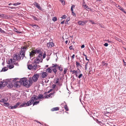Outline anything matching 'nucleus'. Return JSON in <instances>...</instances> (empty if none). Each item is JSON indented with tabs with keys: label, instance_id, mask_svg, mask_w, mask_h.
<instances>
[{
	"label": "nucleus",
	"instance_id": "29",
	"mask_svg": "<svg viewBox=\"0 0 126 126\" xmlns=\"http://www.w3.org/2000/svg\"><path fill=\"white\" fill-rule=\"evenodd\" d=\"M55 93V92H54L53 93H50L48 95V96H46V98H48V97H50L53 94H54Z\"/></svg>",
	"mask_w": 126,
	"mask_h": 126
},
{
	"label": "nucleus",
	"instance_id": "49",
	"mask_svg": "<svg viewBox=\"0 0 126 126\" xmlns=\"http://www.w3.org/2000/svg\"><path fill=\"white\" fill-rule=\"evenodd\" d=\"M56 85L55 84H53L52 86V88H53V89H54L55 87L56 86Z\"/></svg>",
	"mask_w": 126,
	"mask_h": 126
},
{
	"label": "nucleus",
	"instance_id": "5",
	"mask_svg": "<svg viewBox=\"0 0 126 126\" xmlns=\"http://www.w3.org/2000/svg\"><path fill=\"white\" fill-rule=\"evenodd\" d=\"M39 78V74H34L33 76H32V80L33 81L35 82L36 81L38 78Z\"/></svg>",
	"mask_w": 126,
	"mask_h": 126
},
{
	"label": "nucleus",
	"instance_id": "11",
	"mask_svg": "<svg viewBox=\"0 0 126 126\" xmlns=\"http://www.w3.org/2000/svg\"><path fill=\"white\" fill-rule=\"evenodd\" d=\"M37 63H33L32 65V70H36L39 67V65L36 64Z\"/></svg>",
	"mask_w": 126,
	"mask_h": 126
},
{
	"label": "nucleus",
	"instance_id": "58",
	"mask_svg": "<svg viewBox=\"0 0 126 126\" xmlns=\"http://www.w3.org/2000/svg\"><path fill=\"white\" fill-rule=\"evenodd\" d=\"M123 63H124V65H126V62H125V61L124 59H123Z\"/></svg>",
	"mask_w": 126,
	"mask_h": 126
},
{
	"label": "nucleus",
	"instance_id": "59",
	"mask_svg": "<svg viewBox=\"0 0 126 126\" xmlns=\"http://www.w3.org/2000/svg\"><path fill=\"white\" fill-rule=\"evenodd\" d=\"M53 89H50V90H49L47 92V93H49L50 92H51V91H52V90Z\"/></svg>",
	"mask_w": 126,
	"mask_h": 126
},
{
	"label": "nucleus",
	"instance_id": "15",
	"mask_svg": "<svg viewBox=\"0 0 126 126\" xmlns=\"http://www.w3.org/2000/svg\"><path fill=\"white\" fill-rule=\"evenodd\" d=\"M35 54L34 50H32L30 52V55L31 57H32Z\"/></svg>",
	"mask_w": 126,
	"mask_h": 126
},
{
	"label": "nucleus",
	"instance_id": "10",
	"mask_svg": "<svg viewBox=\"0 0 126 126\" xmlns=\"http://www.w3.org/2000/svg\"><path fill=\"white\" fill-rule=\"evenodd\" d=\"M21 82H20V80L19 81H16L14 83V86L16 87H18V86H20V85L21 84Z\"/></svg>",
	"mask_w": 126,
	"mask_h": 126
},
{
	"label": "nucleus",
	"instance_id": "23",
	"mask_svg": "<svg viewBox=\"0 0 126 126\" xmlns=\"http://www.w3.org/2000/svg\"><path fill=\"white\" fill-rule=\"evenodd\" d=\"M4 83H5V84H6V82H1L0 83V88H1L2 87H4Z\"/></svg>",
	"mask_w": 126,
	"mask_h": 126
},
{
	"label": "nucleus",
	"instance_id": "4",
	"mask_svg": "<svg viewBox=\"0 0 126 126\" xmlns=\"http://www.w3.org/2000/svg\"><path fill=\"white\" fill-rule=\"evenodd\" d=\"M46 56V53H44L43 55L42 58V56L41 55H38V56L37 57L36 59H35L33 62L34 63L38 64L40 62H42L43 61V59Z\"/></svg>",
	"mask_w": 126,
	"mask_h": 126
},
{
	"label": "nucleus",
	"instance_id": "43",
	"mask_svg": "<svg viewBox=\"0 0 126 126\" xmlns=\"http://www.w3.org/2000/svg\"><path fill=\"white\" fill-rule=\"evenodd\" d=\"M20 102H18L15 105L16 108H17L18 106L19 105H20Z\"/></svg>",
	"mask_w": 126,
	"mask_h": 126
},
{
	"label": "nucleus",
	"instance_id": "24",
	"mask_svg": "<svg viewBox=\"0 0 126 126\" xmlns=\"http://www.w3.org/2000/svg\"><path fill=\"white\" fill-rule=\"evenodd\" d=\"M26 106H26V103L23 102L22 103V104L20 105L19 107L20 108H21L22 107Z\"/></svg>",
	"mask_w": 126,
	"mask_h": 126
},
{
	"label": "nucleus",
	"instance_id": "39",
	"mask_svg": "<svg viewBox=\"0 0 126 126\" xmlns=\"http://www.w3.org/2000/svg\"><path fill=\"white\" fill-rule=\"evenodd\" d=\"M67 69L66 68H65L63 71V73L64 74H65L66 73Z\"/></svg>",
	"mask_w": 126,
	"mask_h": 126
},
{
	"label": "nucleus",
	"instance_id": "16",
	"mask_svg": "<svg viewBox=\"0 0 126 126\" xmlns=\"http://www.w3.org/2000/svg\"><path fill=\"white\" fill-rule=\"evenodd\" d=\"M46 71L47 73H50L52 72V70L50 67H48L46 70Z\"/></svg>",
	"mask_w": 126,
	"mask_h": 126
},
{
	"label": "nucleus",
	"instance_id": "54",
	"mask_svg": "<svg viewBox=\"0 0 126 126\" xmlns=\"http://www.w3.org/2000/svg\"><path fill=\"white\" fill-rule=\"evenodd\" d=\"M27 43V44H28V45H30V44H31V42H30L29 41H28V42H27V43Z\"/></svg>",
	"mask_w": 126,
	"mask_h": 126
},
{
	"label": "nucleus",
	"instance_id": "27",
	"mask_svg": "<svg viewBox=\"0 0 126 126\" xmlns=\"http://www.w3.org/2000/svg\"><path fill=\"white\" fill-rule=\"evenodd\" d=\"M58 68H59V70L61 71H62L63 70V67H62L61 65H60L59 66H58Z\"/></svg>",
	"mask_w": 126,
	"mask_h": 126
},
{
	"label": "nucleus",
	"instance_id": "61",
	"mask_svg": "<svg viewBox=\"0 0 126 126\" xmlns=\"http://www.w3.org/2000/svg\"><path fill=\"white\" fill-rule=\"evenodd\" d=\"M69 20H67V19L66 20V21L65 22V24H68V21Z\"/></svg>",
	"mask_w": 126,
	"mask_h": 126
},
{
	"label": "nucleus",
	"instance_id": "33",
	"mask_svg": "<svg viewBox=\"0 0 126 126\" xmlns=\"http://www.w3.org/2000/svg\"><path fill=\"white\" fill-rule=\"evenodd\" d=\"M85 24V23L81 21H79V25H83Z\"/></svg>",
	"mask_w": 126,
	"mask_h": 126
},
{
	"label": "nucleus",
	"instance_id": "8",
	"mask_svg": "<svg viewBox=\"0 0 126 126\" xmlns=\"http://www.w3.org/2000/svg\"><path fill=\"white\" fill-rule=\"evenodd\" d=\"M30 26L33 27L35 30H38L39 29V27L37 25L35 24H31Z\"/></svg>",
	"mask_w": 126,
	"mask_h": 126
},
{
	"label": "nucleus",
	"instance_id": "57",
	"mask_svg": "<svg viewBox=\"0 0 126 126\" xmlns=\"http://www.w3.org/2000/svg\"><path fill=\"white\" fill-rule=\"evenodd\" d=\"M98 25L101 27L102 28H104V26H102L100 24H99Z\"/></svg>",
	"mask_w": 126,
	"mask_h": 126
},
{
	"label": "nucleus",
	"instance_id": "3",
	"mask_svg": "<svg viewBox=\"0 0 126 126\" xmlns=\"http://www.w3.org/2000/svg\"><path fill=\"white\" fill-rule=\"evenodd\" d=\"M20 60H16L14 61V57H13V61L12 59H10L8 61H7V63L9 64V65H8L7 66L9 67V69H11L14 67V65H13L11 64L12 63H13L16 66H18L19 64L17 62H16V61H19Z\"/></svg>",
	"mask_w": 126,
	"mask_h": 126
},
{
	"label": "nucleus",
	"instance_id": "13",
	"mask_svg": "<svg viewBox=\"0 0 126 126\" xmlns=\"http://www.w3.org/2000/svg\"><path fill=\"white\" fill-rule=\"evenodd\" d=\"M54 46V43L53 42L48 43L47 44V46L48 48H51L53 46Z\"/></svg>",
	"mask_w": 126,
	"mask_h": 126
},
{
	"label": "nucleus",
	"instance_id": "62",
	"mask_svg": "<svg viewBox=\"0 0 126 126\" xmlns=\"http://www.w3.org/2000/svg\"><path fill=\"white\" fill-rule=\"evenodd\" d=\"M72 12V14L73 16H74L75 15V13H74L73 11H71Z\"/></svg>",
	"mask_w": 126,
	"mask_h": 126
},
{
	"label": "nucleus",
	"instance_id": "25",
	"mask_svg": "<svg viewBox=\"0 0 126 126\" xmlns=\"http://www.w3.org/2000/svg\"><path fill=\"white\" fill-rule=\"evenodd\" d=\"M32 104V103H31L30 100L29 101H28L27 103H26V106H29L31 105Z\"/></svg>",
	"mask_w": 126,
	"mask_h": 126
},
{
	"label": "nucleus",
	"instance_id": "6",
	"mask_svg": "<svg viewBox=\"0 0 126 126\" xmlns=\"http://www.w3.org/2000/svg\"><path fill=\"white\" fill-rule=\"evenodd\" d=\"M40 75L41 79L46 78L48 74L46 72H42L40 73Z\"/></svg>",
	"mask_w": 126,
	"mask_h": 126
},
{
	"label": "nucleus",
	"instance_id": "1",
	"mask_svg": "<svg viewBox=\"0 0 126 126\" xmlns=\"http://www.w3.org/2000/svg\"><path fill=\"white\" fill-rule=\"evenodd\" d=\"M24 46L21 47V50L20 52V54H15L14 56V60H22L23 58L25 56V52L28 49V47H29V45L27 44L26 43H24L23 44Z\"/></svg>",
	"mask_w": 126,
	"mask_h": 126
},
{
	"label": "nucleus",
	"instance_id": "31",
	"mask_svg": "<svg viewBox=\"0 0 126 126\" xmlns=\"http://www.w3.org/2000/svg\"><path fill=\"white\" fill-rule=\"evenodd\" d=\"M6 102V101L4 99H0V102H3L4 103L5 102Z\"/></svg>",
	"mask_w": 126,
	"mask_h": 126
},
{
	"label": "nucleus",
	"instance_id": "9",
	"mask_svg": "<svg viewBox=\"0 0 126 126\" xmlns=\"http://www.w3.org/2000/svg\"><path fill=\"white\" fill-rule=\"evenodd\" d=\"M34 5L38 9L40 10H42V8L40 6L39 4L36 2H35L34 3Z\"/></svg>",
	"mask_w": 126,
	"mask_h": 126
},
{
	"label": "nucleus",
	"instance_id": "47",
	"mask_svg": "<svg viewBox=\"0 0 126 126\" xmlns=\"http://www.w3.org/2000/svg\"><path fill=\"white\" fill-rule=\"evenodd\" d=\"M124 13H125L126 14V12L125 11L124 9L123 8H122L121 10Z\"/></svg>",
	"mask_w": 126,
	"mask_h": 126
},
{
	"label": "nucleus",
	"instance_id": "36",
	"mask_svg": "<svg viewBox=\"0 0 126 126\" xmlns=\"http://www.w3.org/2000/svg\"><path fill=\"white\" fill-rule=\"evenodd\" d=\"M39 103V101H35L33 103V105L34 106L35 105H36L37 104H38Z\"/></svg>",
	"mask_w": 126,
	"mask_h": 126
},
{
	"label": "nucleus",
	"instance_id": "38",
	"mask_svg": "<svg viewBox=\"0 0 126 126\" xmlns=\"http://www.w3.org/2000/svg\"><path fill=\"white\" fill-rule=\"evenodd\" d=\"M52 20L54 21H55L57 20V19L56 17H54L53 18Z\"/></svg>",
	"mask_w": 126,
	"mask_h": 126
},
{
	"label": "nucleus",
	"instance_id": "48",
	"mask_svg": "<svg viewBox=\"0 0 126 126\" xmlns=\"http://www.w3.org/2000/svg\"><path fill=\"white\" fill-rule=\"evenodd\" d=\"M115 39L116 40H117L118 41H119V42H120L121 41V39H119V38H117V37H116L115 38Z\"/></svg>",
	"mask_w": 126,
	"mask_h": 126
},
{
	"label": "nucleus",
	"instance_id": "22",
	"mask_svg": "<svg viewBox=\"0 0 126 126\" xmlns=\"http://www.w3.org/2000/svg\"><path fill=\"white\" fill-rule=\"evenodd\" d=\"M28 67L29 70L32 69V65L31 64L28 65Z\"/></svg>",
	"mask_w": 126,
	"mask_h": 126
},
{
	"label": "nucleus",
	"instance_id": "19",
	"mask_svg": "<svg viewBox=\"0 0 126 126\" xmlns=\"http://www.w3.org/2000/svg\"><path fill=\"white\" fill-rule=\"evenodd\" d=\"M59 79L57 78H55L54 80V82L55 84H57L59 83Z\"/></svg>",
	"mask_w": 126,
	"mask_h": 126
},
{
	"label": "nucleus",
	"instance_id": "12",
	"mask_svg": "<svg viewBox=\"0 0 126 126\" xmlns=\"http://www.w3.org/2000/svg\"><path fill=\"white\" fill-rule=\"evenodd\" d=\"M35 50V54L37 53L39 54L38 55H41L42 56L43 55H42L43 52L41 51L39 49H36Z\"/></svg>",
	"mask_w": 126,
	"mask_h": 126
},
{
	"label": "nucleus",
	"instance_id": "60",
	"mask_svg": "<svg viewBox=\"0 0 126 126\" xmlns=\"http://www.w3.org/2000/svg\"><path fill=\"white\" fill-rule=\"evenodd\" d=\"M85 47V46L84 45H82V46L81 47V48H84Z\"/></svg>",
	"mask_w": 126,
	"mask_h": 126
},
{
	"label": "nucleus",
	"instance_id": "34",
	"mask_svg": "<svg viewBox=\"0 0 126 126\" xmlns=\"http://www.w3.org/2000/svg\"><path fill=\"white\" fill-rule=\"evenodd\" d=\"M9 108L11 109H16L17 108L16 106L15 105H14L13 106H10L9 107Z\"/></svg>",
	"mask_w": 126,
	"mask_h": 126
},
{
	"label": "nucleus",
	"instance_id": "63",
	"mask_svg": "<svg viewBox=\"0 0 126 126\" xmlns=\"http://www.w3.org/2000/svg\"><path fill=\"white\" fill-rule=\"evenodd\" d=\"M82 76V75L81 74H80V75H79V79Z\"/></svg>",
	"mask_w": 126,
	"mask_h": 126
},
{
	"label": "nucleus",
	"instance_id": "20",
	"mask_svg": "<svg viewBox=\"0 0 126 126\" xmlns=\"http://www.w3.org/2000/svg\"><path fill=\"white\" fill-rule=\"evenodd\" d=\"M0 16L2 18H8V15L4 14H1L0 15Z\"/></svg>",
	"mask_w": 126,
	"mask_h": 126
},
{
	"label": "nucleus",
	"instance_id": "45",
	"mask_svg": "<svg viewBox=\"0 0 126 126\" xmlns=\"http://www.w3.org/2000/svg\"><path fill=\"white\" fill-rule=\"evenodd\" d=\"M66 17V16L65 15H64L62 16V17L61 18L62 19H65Z\"/></svg>",
	"mask_w": 126,
	"mask_h": 126
},
{
	"label": "nucleus",
	"instance_id": "44",
	"mask_svg": "<svg viewBox=\"0 0 126 126\" xmlns=\"http://www.w3.org/2000/svg\"><path fill=\"white\" fill-rule=\"evenodd\" d=\"M14 31L16 32H18L19 33H21V32H20L19 31H17V29L16 28H14Z\"/></svg>",
	"mask_w": 126,
	"mask_h": 126
},
{
	"label": "nucleus",
	"instance_id": "55",
	"mask_svg": "<svg viewBox=\"0 0 126 126\" xmlns=\"http://www.w3.org/2000/svg\"><path fill=\"white\" fill-rule=\"evenodd\" d=\"M76 63L77 67H78L79 66V63L77 61H76Z\"/></svg>",
	"mask_w": 126,
	"mask_h": 126
},
{
	"label": "nucleus",
	"instance_id": "30",
	"mask_svg": "<svg viewBox=\"0 0 126 126\" xmlns=\"http://www.w3.org/2000/svg\"><path fill=\"white\" fill-rule=\"evenodd\" d=\"M52 70L53 71V72L55 73V74H56L57 73V70L56 69V68L52 69Z\"/></svg>",
	"mask_w": 126,
	"mask_h": 126
},
{
	"label": "nucleus",
	"instance_id": "42",
	"mask_svg": "<svg viewBox=\"0 0 126 126\" xmlns=\"http://www.w3.org/2000/svg\"><path fill=\"white\" fill-rule=\"evenodd\" d=\"M60 1L62 5H64L65 2L63 0H60Z\"/></svg>",
	"mask_w": 126,
	"mask_h": 126
},
{
	"label": "nucleus",
	"instance_id": "35",
	"mask_svg": "<svg viewBox=\"0 0 126 126\" xmlns=\"http://www.w3.org/2000/svg\"><path fill=\"white\" fill-rule=\"evenodd\" d=\"M75 7V5H72L71 8V11H73V9H74Z\"/></svg>",
	"mask_w": 126,
	"mask_h": 126
},
{
	"label": "nucleus",
	"instance_id": "52",
	"mask_svg": "<svg viewBox=\"0 0 126 126\" xmlns=\"http://www.w3.org/2000/svg\"><path fill=\"white\" fill-rule=\"evenodd\" d=\"M84 55L85 56V58L86 60L87 61H89V59H87V56L86 55Z\"/></svg>",
	"mask_w": 126,
	"mask_h": 126
},
{
	"label": "nucleus",
	"instance_id": "28",
	"mask_svg": "<svg viewBox=\"0 0 126 126\" xmlns=\"http://www.w3.org/2000/svg\"><path fill=\"white\" fill-rule=\"evenodd\" d=\"M34 20L37 21H38L39 20V19L37 18L36 16H32Z\"/></svg>",
	"mask_w": 126,
	"mask_h": 126
},
{
	"label": "nucleus",
	"instance_id": "51",
	"mask_svg": "<svg viewBox=\"0 0 126 126\" xmlns=\"http://www.w3.org/2000/svg\"><path fill=\"white\" fill-rule=\"evenodd\" d=\"M116 7L117 8L119 9L120 7H121L119 5H116Z\"/></svg>",
	"mask_w": 126,
	"mask_h": 126
},
{
	"label": "nucleus",
	"instance_id": "56",
	"mask_svg": "<svg viewBox=\"0 0 126 126\" xmlns=\"http://www.w3.org/2000/svg\"><path fill=\"white\" fill-rule=\"evenodd\" d=\"M104 46L106 47H107L108 46V44L107 43H106L104 44Z\"/></svg>",
	"mask_w": 126,
	"mask_h": 126
},
{
	"label": "nucleus",
	"instance_id": "41",
	"mask_svg": "<svg viewBox=\"0 0 126 126\" xmlns=\"http://www.w3.org/2000/svg\"><path fill=\"white\" fill-rule=\"evenodd\" d=\"M7 70V68L6 67H5L2 68V71H5Z\"/></svg>",
	"mask_w": 126,
	"mask_h": 126
},
{
	"label": "nucleus",
	"instance_id": "2",
	"mask_svg": "<svg viewBox=\"0 0 126 126\" xmlns=\"http://www.w3.org/2000/svg\"><path fill=\"white\" fill-rule=\"evenodd\" d=\"M20 82L21 84L26 87H29L31 85L32 83V80L31 78H30L29 80H28L26 78H23L20 80Z\"/></svg>",
	"mask_w": 126,
	"mask_h": 126
},
{
	"label": "nucleus",
	"instance_id": "40",
	"mask_svg": "<svg viewBox=\"0 0 126 126\" xmlns=\"http://www.w3.org/2000/svg\"><path fill=\"white\" fill-rule=\"evenodd\" d=\"M7 7L10 8L11 9H16L17 7H10V6H7Z\"/></svg>",
	"mask_w": 126,
	"mask_h": 126
},
{
	"label": "nucleus",
	"instance_id": "53",
	"mask_svg": "<svg viewBox=\"0 0 126 126\" xmlns=\"http://www.w3.org/2000/svg\"><path fill=\"white\" fill-rule=\"evenodd\" d=\"M69 48L70 49V50H71L73 49V47L72 46H70L69 47Z\"/></svg>",
	"mask_w": 126,
	"mask_h": 126
},
{
	"label": "nucleus",
	"instance_id": "64",
	"mask_svg": "<svg viewBox=\"0 0 126 126\" xmlns=\"http://www.w3.org/2000/svg\"><path fill=\"white\" fill-rule=\"evenodd\" d=\"M52 67L54 68L55 67V64H52Z\"/></svg>",
	"mask_w": 126,
	"mask_h": 126
},
{
	"label": "nucleus",
	"instance_id": "37",
	"mask_svg": "<svg viewBox=\"0 0 126 126\" xmlns=\"http://www.w3.org/2000/svg\"><path fill=\"white\" fill-rule=\"evenodd\" d=\"M21 3H20L19 2H17L16 3H14L13 4V5L14 6H16L18 5H19Z\"/></svg>",
	"mask_w": 126,
	"mask_h": 126
},
{
	"label": "nucleus",
	"instance_id": "32",
	"mask_svg": "<svg viewBox=\"0 0 126 126\" xmlns=\"http://www.w3.org/2000/svg\"><path fill=\"white\" fill-rule=\"evenodd\" d=\"M64 108L65 109L66 111H68L69 110L68 108L66 105L64 106Z\"/></svg>",
	"mask_w": 126,
	"mask_h": 126
},
{
	"label": "nucleus",
	"instance_id": "46",
	"mask_svg": "<svg viewBox=\"0 0 126 126\" xmlns=\"http://www.w3.org/2000/svg\"><path fill=\"white\" fill-rule=\"evenodd\" d=\"M88 65V63H86L85 66V69L86 70H87V66Z\"/></svg>",
	"mask_w": 126,
	"mask_h": 126
},
{
	"label": "nucleus",
	"instance_id": "50",
	"mask_svg": "<svg viewBox=\"0 0 126 126\" xmlns=\"http://www.w3.org/2000/svg\"><path fill=\"white\" fill-rule=\"evenodd\" d=\"M89 22H91L92 24H95V23H94V21L92 20H90L89 21Z\"/></svg>",
	"mask_w": 126,
	"mask_h": 126
},
{
	"label": "nucleus",
	"instance_id": "26",
	"mask_svg": "<svg viewBox=\"0 0 126 126\" xmlns=\"http://www.w3.org/2000/svg\"><path fill=\"white\" fill-rule=\"evenodd\" d=\"M102 65L103 66H107L108 65L107 63H106L104 61H102Z\"/></svg>",
	"mask_w": 126,
	"mask_h": 126
},
{
	"label": "nucleus",
	"instance_id": "7",
	"mask_svg": "<svg viewBox=\"0 0 126 126\" xmlns=\"http://www.w3.org/2000/svg\"><path fill=\"white\" fill-rule=\"evenodd\" d=\"M31 103H33L34 102H35L36 100H37V96L36 95H34L31 98V99L30 100Z\"/></svg>",
	"mask_w": 126,
	"mask_h": 126
},
{
	"label": "nucleus",
	"instance_id": "21",
	"mask_svg": "<svg viewBox=\"0 0 126 126\" xmlns=\"http://www.w3.org/2000/svg\"><path fill=\"white\" fill-rule=\"evenodd\" d=\"M43 95L42 94H39L38 97H37V100L38 99H41L42 98H43Z\"/></svg>",
	"mask_w": 126,
	"mask_h": 126
},
{
	"label": "nucleus",
	"instance_id": "18",
	"mask_svg": "<svg viewBox=\"0 0 126 126\" xmlns=\"http://www.w3.org/2000/svg\"><path fill=\"white\" fill-rule=\"evenodd\" d=\"M59 107H57L54 108H52L51 109V110L52 111H57L59 110Z\"/></svg>",
	"mask_w": 126,
	"mask_h": 126
},
{
	"label": "nucleus",
	"instance_id": "14",
	"mask_svg": "<svg viewBox=\"0 0 126 126\" xmlns=\"http://www.w3.org/2000/svg\"><path fill=\"white\" fill-rule=\"evenodd\" d=\"M82 6L84 8L86 9L88 11L90 9L89 7L85 4L84 3H83L82 5Z\"/></svg>",
	"mask_w": 126,
	"mask_h": 126
},
{
	"label": "nucleus",
	"instance_id": "17",
	"mask_svg": "<svg viewBox=\"0 0 126 126\" xmlns=\"http://www.w3.org/2000/svg\"><path fill=\"white\" fill-rule=\"evenodd\" d=\"M70 72H72V73L73 74H74L76 76V77H77L78 76V73L77 72V71H75V70L72 71V70H71L70 71Z\"/></svg>",
	"mask_w": 126,
	"mask_h": 126
}]
</instances>
